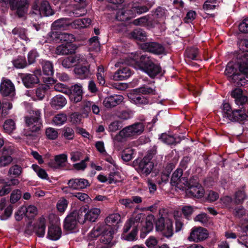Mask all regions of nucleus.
Segmentation results:
<instances>
[{
	"label": "nucleus",
	"mask_w": 248,
	"mask_h": 248,
	"mask_svg": "<svg viewBox=\"0 0 248 248\" xmlns=\"http://www.w3.org/2000/svg\"><path fill=\"white\" fill-rule=\"evenodd\" d=\"M225 75L229 80L237 86H245L248 84V80L245 76H248V51L239 54L235 63L229 62L226 66Z\"/></svg>",
	"instance_id": "1"
},
{
	"label": "nucleus",
	"mask_w": 248,
	"mask_h": 248,
	"mask_svg": "<svg viewBox=\"0 0 248 248\" xmlns=\"http://www.w3.org/2000/svg\"><path fill=\"white\" fill-rule=\"evenodd\" d=\"M124 60H121L115 63V67L121 66V64L132 66L137 70L145 72L151 78H155L161 73V69L159 65L154 63L149 57L146 55L140 56L138 53H131L124 57Z\"/></svg>",
	"instance_id": "2"
},
{
	"label": "nucleus",
	"mask_w": 248,
	"mask_h": 248,
	"mask_svg": "<svg viewBox=\"0 0 248 248\" xmlns=\"http://www.w3.org/2000/svg\"><path fill=\"white\" fill-rule=\"evenodd\" d=\"M105 223L108 226H113L108 232H106L101 236L100 240L105 244L109 243L113 238L114 233L116 232L118 224L122 222L121 216L118 213H113L108 215L105 220Z\"/></svg>",
	"instance_id": "3"
},
{
	"label": "nucleus",
	"mask_w": 248,
	"mask_h": 248,
	"mask_svg": "<svg viewBox=\"0 0 248 248\" xmlns=\"http://www.w3.org/2000/svg\"><path fill=\"white\" fill-rule=\"evenodd\" d=\"M183 190H186V195L189 197L197 198L202 197L204 194V189L198 181L197 177L193 176L188 181V184L184 187Z\"/></svg>",
	"instance_id": "4"
},
{
	"label": "nucleus",
	"mask_w": 248,
	"mask_h": 248,
	"mask_svg": "<svg viewBox=\"0 0 248 248\" xmlns=\"http://www.w3.org/2000/svg\"><path fill=\"white\" fill-rule=\"evenodd\" d=\"M239 107L238 109L232 110L231 113L227 115L229 120L239 123L248 120V104Z\"/></svg>",
	"instance_id": "5"
},
{
	"label": "nucleus",
	"mask_w": 248,
	"mask_h": 248,
	"mask_svg": "<svg viewBox=\"0 0 248 248\" xmlns=\"http://www.w3.org/2000/svg\"><path fill=\"white\" fill-rule=\"evenodd\" d=\"M86 208L81 207L78 211L73 212L68 215L64 222L63 227L65 230L71 231L75 229L77 224V221L79 222V217L82 216L83 212H85Z\"/></svg>",
	"instance_id": "6"
},
{
	"label": "nucleus",
	"mask_w": 248,
	"mask_h": 248,
	"mask_svg": "<svg viewBox=\"0 0 248 248\" xmlns=\"http://www.w3.org/2000/svg\"><path fill=\"white\" fill-rule=\"evenodd\" d=\"M156 230L161 232L163 235L167 238L171 237L173 234L172 221L167 219L165 222L163 218H159L156 223Z\"/></svg>",
	"instance_id": "7"
},
{
	"label": "nucleus",
	"mask_w": 248,
	"mask_h": 248,
	"mask_svg": "<svg viewBox=\"0 0 248 248\" xmlns=\"http://www.w3.org/2000/svg\"><path fill=\"white\" fill-rule=\"evenodd\" d=\"M151 160V158L149 156H146L139 162L136 169L141 175L147 176L153 170L154 164Z\"/></svg>",
	"instance_id": "8"
},
{
	"label": "nucleus",
	"mask_w": 248,
	"mask_h": 248,
	"mask_svg": "<svg viewBox=\"0 0 248 248\" xmlns=\"http://www.w3.org/2000/svg\"><path fill=\"white\" fill-rule=\"evenodd\" d=\"M39 0H35L32 6V14L35 15L52 16L54 14L48 1L45 0L41 3L40 8H38Z\"/></svg>",
	"instance_id": "9"
},
{
	"label": "nucleus",
	"mask_w": 248,
	"mask_h": 248,
	"mask_svg": "<svg viewBox=\"0 0 248 248\" xmlns=\"http://www.w3.org/2000/svg\"><path fill=\"white\" fill-rule=\"evenodd\" d=\"M208 235L206 229L202 227H194L192 229L188 240L189 241L198 242L207 239Z\"/></svg>",
	"instance_id": "10"
},
{
	"label": "nucleus",
	"mask_w": 248,
	"mask_h": 248,
	"mask_svg": "<svg viewBox=\"0 0 248 248\" xmlns=\"http://www.w3.org/2000/svg\"><path fill=\"white\" fill-rule=\"evenodd\" d=\"M34 116L27 117L25 118V122L30 130L32 132L39 130L42 125L40 119L41 112L37 110L35 111Z\"/></svg>",
	"instance_id": "11"
},
{
	"label": "nucleus",
	"mask_w": 248,
	"mask_h": 248,
	"mask_svg": "<svg viewBox=\"0 0 248 248\" xmlns=\"http://www.w3.org/2000/svg\"><path fill=\"white\" fill-rule=\"evenodd\" d=\"M84 207L86 208V211L84 212L85 214L84 217L83 216L79 217V222L83 224L86 221L92 222H95L101 213L100 209L97 207H93L87 210L85 207Z\"/></svg>",
	"instance_id": "12"
},
{
	"label": "nucleus",
	"mask_w": 248,
	"mask_h": 248,
	"mask_svg": "<svg viewBox=\"0 0 248 248\" xmlns=\"http://www.w3.org/2000/svg\"><path fill=\"white\" fill-rule=\"evenodd\" d=\"M183 170L181 169H177L172 174L171 178V184L180 189H184V187L187 185L188 180L185 177L181 178Z\"/></svg>",
	"instance_id": "13"
},
{
	"label": "nucleus",
	"mask_w": 248,
	"mask_h": 248,
	"mask_svg": "<svg viewBox=\"0 0 248 248\" xmlns=\"http://www.w3.org/2000/svg\"><path fill=\"white\" fill-rule=\"evenodd\" d=\"M9 3L12 10H16L18 16H23L27 11L28 4L27 0H9Z\"/></svg>",
	"instance_id": "14"
},
{
	"label": "nucleus",
	"mask_w": 248,
	"mask_h": 248,
	"mask_svg": "<svg viewBox=\"0 0 248 248\" xmlns=\"http://www.w3.org/2000/svg\"><path fill=\"white\" fill-rule=\"evenodd\" d=\"M71 90V93L67 94L71 101L74 103H78L81 101L83 95L82 86L81 84L77 83L72 86L70 88Z\"/></svg>",
	"instance_id": "15"
},
{
	"label": "nucleus",
	"mask_w": 248,
	"mask_h": 248,
	"mask_svg": "<svg viewBox=\"0 0 248 248\" xmlns=\"http://www.w3.org/2000/svg\"><path fill=\"white\" fill-rule=\"evenodd\" d=\"M141 47L145 51L150 52L156 54H161L164 52V47L155 42L144 43L141 45Z\"/></svg>",
	"instance_id": "16"
},
{
	"label": "nucleus",
	"mask_w": 248,
	"mask_h": 248,
	"mask_svg": "<svg viewBox=\"0 0 248 248\" xmlns=\"http://www.w3.org/2000/svg\"><path fill=\"white\" fill-rule=\"evenodd\" d=\"M124 99V98L122 95L114 94L105 97L103 103L105 107L110 108L119 105Z\"/></svg>",
	"instance_id": "17"
},
{
	"label": "nucleus",
	"mask_w": 248,
	"mask_h": 248,
	"mask_svg": "<svg viewBox=\"0 0 248 248\" xmlns=\"http://www.w3.org/2000/svg\"><path fill=\"white\" fill-rule=\"evenodd\" d=\"M67 160V155L65 154L57 155L54 159L51 160L48 163L49 167L53 169H59L64 166Z\"/></svg>",
	"instance_id": "18"
},
{
	"label": "nucleus",
	"mask_w": 248,
	"mask_h": 248,
	"mask_svg": "<svg viewBox=\"0 0 248 248\" xmlns=\"http://www.w3.org/2000/svg\"><path fill=\"white\" fill-rule=\"evenodd\" d=\"M134 137L130 125L126 126L113 137L114 144L122 142L126 138Z\"/></svg>",
	"instance_id": "19"
},
{
	"label": "nucleus",
	"mask_w": 248,
	"mask_h": 248,
	"mask_svg": "<svg viewBox=\"0 0 248 248\" xmlns=\"http://www.w3.org/2000/svg\"><path fill=\"white\" fill-rule=\"evenodd\" d=\"M231 96L234 99L235 103L238 106L248 104V97L243 94L242 90L236 88L231 93Z\"/></svg>",
	"instance_id": "20"
},
{
	"label": "nucleus",
	"mask_w": 248,
	"mask_h": 248,
	"mask_svg": "<svg viewBox=\"0 0 248 248\" xmlns=\"http://www.w3.org/2000/svg\"><path fill=\"white\" fill-rule=\"evenodd\" d=\"M0 92L3 96L13 95L15 93V87L8 79L3 78L0 85Z\"/></svg>",
	"instance_id": "21"
},
{
	"label": "nucleus",
	"mask_w": 248,
	"mask_h": 248,
	"mask_svg": "<svg viewBox=\"0 0 248 248\" xmlns=\"http://www.w3.org/2000/svg\"><path fill=\"white\" fill-rule=\"evenodd\" d=\"M67 185L70 188L80 190L85 188L89 186V182L84 178H75L69 180Z\"/></svg>",
	"instance_id": "22"
},
{
	"label": "nucleus",
	"mask_w": 248,
	"mask_h": 248,
	"mask_svg": "<svg viewBox=\"0 0 248 248\" xmlns=\"http://www.w3.org/2000/svg\"><path fill=\"white\" fill-rule=\"evenodd\" d=\"M139 93L137 89L129 92L127 94V96L130 101L136 105L147 104L148 99Z\"/></svg>",
	"instance_id": "23"
},
{
	"label": "nucleus",
	"mask_w": 248,
	"mask_h": 248,
	"mask_svg": "<svg viewBox=\"0 0 248 248\" xmlns=\"http://www.w3.org/2000/svg\"><path fill=\"white\" fill-rule=\"evenodd\" d=\"M40 70H37L35 74H28L22 77V80L24 85L27 88H31L34 84L39 82V79L36 74H40Z\"/></svg>",
	"instance_id": "24"
},
{
	"label": "nucleus",
	"mask_w": 248,
	"mask_h": 248,
	"mask_svg": "<svg viewBox=\"0 0 248 248\" xmlns=\"http://www.w3.org/2000/svg\"><path fill=\"white\" fill-rule=\"evenodd\" d=\"M12 207L11 205H6V200L2 198L0 202V219L1 220L7 219L12 214Z\"/></svg>",
	"instance_id": "25"
},
{
	"label": "nucleus",
	"mask_w": 248,
	"mask_h": 248,
	"mask_svg": "<svg viewBox=\"0 0 248 248\" xmlns=\"http://www.w3.org/2000/svg\"><path fill=\"white\" fill-rule=\"evenodd\" d=\"M74 72L76 76L81 79H84L90 77L92 73L90 70V66H76Z\"/></svg>",
	"instance_id": "26"
},
{
	"label": "nucleus",
	"mask_w": 248,
	"mask_h": 248,
	"mask_svg": "<svg viewBox=\"0 0 248 248\" xmlns=\"http://www.w3.org/2000/svg\"><path fill=\"white\" fill-rule=\"evenodd\" d=\"M76 46L72 44L66 43L58 46L56 49V53L59 55H68L75 52Z\"/></svg>",
	"instance_id": "27"
},
{
	"label": "nucleus",
	"mask_w": 248,
	"mask_h": 248,
	"mask_svg": "<svg viewBox=\"0 0 248 248\" xmlns=\"http://www.w3.org/2000/svg\"><path fill=\"white\" fill-rule=\"evenodd\" d=\"M132 75V72L128 67L120 68L114 74L113 79L116 81L124 80L127 79Z\"/></svg>",
	"instance_id": "28"
},
{
	"label": "nucleus",
	"mask_w": 248,
	"mask_h": 248,
	"mask_svg": "<svg viewBox=\"0 0 248 248\" xmlns=\"http://www.w3.org/2000/svg\"><path fill=\"white\" fill-rule=\"evenodd\" d=\"M11 149H6L4 148L0 156V168L5 167L10 164L13 158L11 157L12 155Z\"/></svg>",
	"instance_id": "29"
},
{
	"label": "nucleus",
	"mask_w": 248,
	"mask_h": 248,
	"mask_svg": "<svg viewBox=\"0 0 248 248\" xmlns=\"http://www.w3.org/2000/svg\"><path fill=\"white\" fill-rule=\"evenodd\" d=\"M67 103L66 98L62 95H57L53 97L50 102L51 107L55 109L62 108Z\"/></svg>",
	"instance_id": "30"
},
{
	"label": "nucleus",
	"mask_w": 248,
	"mask_h": 248,
	"mask_svg": "<svg viewBox=\"0 0 248 248\" xmlns=\"http://www.w3.org/2000/svg\"><path fill=\"white\" fill-rule=\"evenodd\" d=\"M61 228L58 225H52L48 228L47 237L52 240H57L61 236Z\"/></svg>",
	"instance_id": "31"
},
{
	"label": "nucleus",
	"mask_w": 248,
	"mask_h": 248,
	"mask_svg": "<svg viewBox=\"0 0 248 248\" xmlns=\"http://www.w3.org/2000/svg\"><path fill=\"white\" fill-rule=\"evenodd\" d=\"M91 23L92 20L89 17H86L74 20L71 23V26L74 29L85 28L89 27Z\"/></svg>",
	"instance_id": "32"
},
{
	"label": "nucleus",
	"mask_w": 248,
	"mask_h": 248,
	"mask_svg": "<svg viewBox=\"0 0 248 248\" xmlns=\"http://www.w3.org/2000/svg\"><path fill=\"white\" fill-rule=\"evenodd\" d=\"M72 22H70L67 18H62L54 22L51 25L52 31H57L61 29H64L68 26H71Z\"/></svg>",
	"instance_id": "33"
},
{
	"label": "nucleus",
	"mask_w": 248,
	"mask_h": 248,
	"mask_svg": "<svg viewBox=\"0 0 248 248\" xmlns=\"http://www.w3.org/2000/svg\"><path fill=\"white\" fill-rule=\"evenodd\" d=\"M144 215L142 214H137L134 218H130L125 223L124 227V232H127L130 229V228L133 226H138L137 223H139L141 219L143 218Z\"/></svg>",
	"instance_id": "34"
},
{
	"label": "nucleus",
	"mask_w": 248,
	"mask_h": 248,
	"mask_svg": "<svg viewBox=\"0 0 248 248\" xmlns=\"http://www.w3.org/2000/svg\"><path fill=\"white\" fill-rule=\"evenodd\" d=\"M130 38H132L139 41H145L147 35L145 31L141 29H136L131 31L128 35Z\"/></svg>",
	"instance_id": "35"
},
{
	"label": "nucleus",
	"mask_w": 248,
	"mask_h": 248,
	"mask_svg": "<svg viewBox=\"0 0 248 248\" xmlns=\"http://www.w3.org/2000/svg\"><path fill=\"white\" fill-rule=\"evenodd\" d=\"M154 216L150 215L146 218L145 226L142 229V232L140 234V237L144 238L145 236L150 232L153 229Z\"/></svg>",
	"instance_id": "36"
},
{
	"label": "nucleus",
	"mask_w": 248,
	"mask_h": 248,
	"mask_svg": "<svg viewBox=\"0 0 248 248\" xmlns=\"http://www.w3.org/2000/svg\"><path fill=\"white\" fill-rule=\"evenodd\" d=\"M46 230V219L44 217L39 219L35 227L36 234L40 237L44 236Z\"/></svg>",
	"instance_id": "37"
},
{
	"label": "nucleus",
	"mask_w": 248,
	"mask_h": 248,
	"mask_svg": "<svg viewBox=\"0 0 248 248\" xmlns=\"http://www.w3.org/2000/svg\"><path fill=\"white\" fill-rule=\"evenodd\" d=\"M123 179L120 173L117 170L116 168H113L112 171H110L108 174V183L116 184L121 182Z\"/></svg>",
	"instance_id": "38"
},
{
	"label": "nucleus",
	"mask_w": 248,
	"mask_h": 248,
	"mask_svg": "<svg viewBox=\"0 0 248 248\" xmlns=\"http://www.w3.org/2000/svg\"><path fill=\"white\" fill-rule=\"evenodd\" d=\"M67 119L65 114L60 113L56 115L53 118L52 124L54 125L59 126L65 124Z\"/></svg>",
	"instance_id": "39"
},
{
	"label": "nucleus",
	"mask_w": 248,
	"mask_h": 248,
	"mask_svg": "<svg viewBox=\"0 0 248 248\" xmlns=\"http://www.w3.org/2000/svg\"><path fill=\"white\" fill-rule=\"evenodd\" d=\"M247 199V195L243 190H239L236 191L233 199V203L236 204H242Z\"/></svg>",
	"instance_id": "40"
},
{
	"label": "nucleus",
	"mask_w": 248,
	"mask_h": 248,
	"mask_svg": "<svg viewBox=\"0 0 248 248\" xmlns=\"http://www.w3.org/2000/svg\"><path fill=\"white\" fill-rule=\"evenodd\" d=\"M58 36H59V32L57 31H52L51 29V31L47 34L46 39L44 42H41L40 43L58 42L59 40Z\"/></svg>",
	"instance_id": "41"
},
{
	"label": "nucleus",
	"mask_w": 248,
	"mask_h": 248,
	"mask_svg": "<svg viewBox=\"0 0 248 248\" xmlns=\"http://www.w3.org/2000/svg\"><path fill=\"white\" fill-rule=\"evenodd\" d=\"M42 65L43 71L45 75L51 76L53 74V66L52 63L50 62L43 61Z\"/></svg>",
	"instance_id": "42"
},
{
	"label": "nucleus",
	"mask_w": 248,
	"mask_h": 248,
	"mask_svg": "<svg viewBox=\"0 0 248 248\" xmlns=\"http://www.w3.org/2000/svg\"><path fill=\"white\" fill-rule=\"evenodd\" d=\"M31 168L36 173L37 176L41 179L46 180H48L49 179L46 171L44 169L40 168L37 165L33 164Z\"/></svg>",
	"instance_id": "43"
},
{
	"label": "nucleus",
	"mask_w": 248,
	"mask_h": 248,
	"mask_svg": "<svg viewBox=\"0 0 248 248\" xmlns=\"http://www.w3.org/2000/svg\"><path fill=\"white\" fill-rule=\"evenodd\" d=\"M59 41L66 42V43L71 44L75 41V37L74 35L70 33L59 32L58 36Z\"/></svg>",
	"instance_id": "44"
},
{
	"label": "nucleus",
	"mask_w": 248,
	"mask_h": 248,
	"mask_svg": "<svg viewBox=\"0 0 248 248\" xmlns=\"http://www.w3.org/2000/svg\"><path fill=\"white\" fill-rule=\"evenodd\" d=\"M130 127L132 130L134 136L141 134L144 130V125L142 123H137L130 125Z\"/></svg>",
	"instance_id": "45"
},
{
	"label": "nucleus",
	"mask_w": 248,
	"mask_h": 248,
	"mask_svg": "<svg viewBox=\"0 0 248 248\" xmlns=\"http://www.w3.org/2000/svg\"><path fill=\"white\" fill-rule=\"evenodd\" d=\"M171 171V167L167 166L165 168V169L163 170V171L162 172V173L161 175V176H160L161 181L158 180L157 181L158 184H160L162 183H166L169 180Z\"/></svg>",
	"instance_id": "46"
},
{
	"label": "nucleus",
	"mask_w": 248,
	"mask_h": 248,
	"mask_svg": "<svg viewBox=\"0 0 248 248\" xmlns=\"http://www.w3.org/2000/svg\"><path fill=\"white\" fill-rule=\"evenodd\" d=\"M26 209L25 217L28 218H32L37 214V209L33 205H30L26 207Z\"/></svg>",
	"instance_id": "47"
},
{
	"label": "nucleus",
	"mask_w": 248,
	"mask_h": 248,
	"mask_svg": "<svg viewBox=\"0 0 248 248\" xmlns=\"http://www.w3.org/2000/svg\"><path fill=\"white\" fill-rule=\"evenodd\" d=\"M22 172V168L19 165H15L11 166L9 170L8 174L15 177L19 176Z\"/></svg>",
	"instance_id": "48"
},
{
	"label": "nucleus",
	"mask_w": 248,
	"mask_h": 248,
	"mask_svg": "<svg viewBox=\"0 0 248 248\" xmlns=\"http://www.w3.org/2000/svg\"><path fill=\"white\" fill-rule=\"evenodd\" d=\"M54 88L55 90L62 92L66 94H70L71 93V90L66 85L64 84L58 83L54 85Z\"/></svg>",
	"instance_id": "49"
},
{
	"label": "nucleus",
	"mask_w": 248,
	"mask_h": 248,
	"mask_svg": "<svg viewBox=\"0 0 248 248\" xmlns=\"http://www.w3.org/2000/svg\"><path fill=\"white\" fill-rule=\"evenodd\" d=\"M4 131L7 133H11L15 129V123L11 119L7 120L3 125Z\"/></svg>",
	"instance_id": "50"
},
{
	"label": "nucleus",
	"mask_w": 248,
	"mask_h": 248,
	"mask_svg": "<svg viewBox=\"0 0 248 248\" xmlns=\"http://www.w3.org/2000/svg\"><path fill=\"white\" fill-rule=\"evenodd\" d=\"M49 88V86L47 84H43L38 88L36 91V94L37 98L39 100L42 99L45 96L46 91L48 90Z\"/></svg>",
	"instance_id": "51"
},
{
	"label": "nucleus",
	"mask_w": 248,
	"mask_h": 248,
	"mask_svg": "<svg viewBox=\"0 0 248 248\" xmlns=\"http://www.w3.org/2000/svg\"><path fill=\"white\" fill-rule=\"evenodd\" d=\"M46 137L51 140L56 139L58 137V132L57 130L52 127L47 128L46 130Z\"/></svg>",
	"instance_id": "52"
},
{
	"label": "nucleus",
	"mask_w": 248,
	"mask_h": 248,
	"mask_svg": "<svg viewBox=\"0 0 248 248\" xmlns=\"http://www.w3.org/2000/svg\"><path fill=\"white\" fill-rule=\"evenodd\" d=\"M97 80L100 85H103L105 83L104 69L102 66H98L96 73Z\"/></svg>",
	"instance_id": "53"
},
{
	"label": "nucleus",
	"mask_w": 248,
	"mask_h": 248,
	"mask_svg": "<svg viewBox=\"0 0 248 248\" xmlns=\"http://www.w3.org/2000/svg\"><path fill=\"white\" fill-rule=\"evenodd\" d=\"M74 58V64L77 65L80 64H85L87 62V60L85 55L83 54H77L75 55H72Z\"/></svg>",
	"instance_id": "54"
},
{
	"label": "nucleus",
	"mask_w": 248,
	"mask_h": 248,
	"mask_svg": "<svg viewBox=\"0 0 248 248\" xmlns=\"http://www.w3.org/2000/svg\"><path fill=\"white\" fill-rule=\"evenodd\" d=\"M12 33L14 34H18L21 39L25 40L27 43L30 41L26 36L25 30L24 29L15 28L13 30Z\"/></svg>",
	"instance_id": "55"
},
{
	"label": "nucleus",
	"mask_w": 248,
	"mask_h": 248,
	"mask_svg": "<svg viewBox=\"0 0 248 248\" xmlns=\"http://www.w3.org/2000/svg\"><path fill=\"white\" fill-rule=\"evenodd\" d=\"M138 233V230L136 228V226L133 227L132 231L128 234L126 235H123V237L125 240L129 241H132L137 239V235Z\"/></svg>",
	"instance_id": "56"
},
{
	"label": "nucleus",
	"mask_w": 248,
	"mask_h": 248,
	"mask_svg": "<svg viewBox=\"0 0 248 248\" xmlns=\"http://www.w3.org/2000/svg\"><path fill=\"white\" fill-rule=\"evenodd\" d=\"M159 138L163 142L167 144H173L176 142L174 137L166 133L162 134Z\"/></svg>",
	"instance_id": "57"
},
{
	"label": "nucleus",
	"mask_w": 248,
	"mask_h": 248,
	"mask_svg": "<svg viewBox=\"0 0 248 248\" xmlns=\"http://www.w3.org/2000/svg\"><path fill=\"white\" fill-rule=\"evenodd\" d=\"M133 24L136 26H149V22L147 16H141L133 21Z\"/></svg>",
	"instance_id": "58"
},
{
	"label": "nucleus",
	"mask_w": 248,
	"mask_h": 248,
	"mask_svg": "<svg viewBox=\"0 0 248 248\" xmlns=\"http://www.w3.org/2000/svg\"><path fill=\"white\" fill-rule=\"evenodd\" d=\"M133 155V150L131 148H127L123 151L122 156L124 161H129L132 159Z\"/></svg>",
	"instance_id": "59"
},
{
	"label": "nucleus",
	"mask_w": 248,
	"mask_h": 248,
	"mask_svg": "<svg viewBox=\"0 0 248 248\" xmlns=\"http://www.w3.org/2000/svg\"><path fill=\"white\" fill-rule=\"evenodd\" d=\"M13 65L17 68H23L27 65V62L25 59L22 57H19L13 61Z\"/></svg>",
	"instance_id": "60"
},
{
	"label": "nucleus",
	"mask_w": 248,
	"mask_h": 248,
	"mask_svg": "<svg viewBox=\"0 0 248 248\" xmlns=\"http://www.w3.org/2000/svg\"><path fill=\"white\" fill-rule=\"evenodd\" d=\"M62 136L67 140H72L74 137V131L70 127H64L62 130Z\"/></svg>",
	"instance_id": "61"
},
{
	"label": "nucleus",
	"mask_w": 248,
	"mask_h": 248,
	"mask_svg": "<svg viewBox=\"0 0 248 248\" xmlns=\"http://www.w3.org/2000/svg\"><path fill=\"white\" fill-rule=\"evenodd\" d=\"M132 11L138 14H142L148 11V8L146 6H139L135 3H133L131 7Z\"/></svg>",
	"instance_id": "62"
},
{
	"label": "nucleus",
	"mask_w": 248,
	"mask_h": 248,
	"mask_svg": "<svg viewBox=\"0 0 248 248\" xmlns=\"http://www.w3.org/2000/svg\"><path fill=\"white\" fill-rule=\"evenodd\" d=\"M220 201L224 207L229 209L232 208L231 204L233 202L232 198L229 196H225L221 197Z\"/></svg>",
	"instance_id": "63"
},
{
	"label": "nucleus",
	"mask_w": 248,
	"mask_h": 248,
	"mask_svg": "<svg viewBox=\"0 0 248 248\" xmlns=\"http://www.w3.org/2000/svg\"><path fill=\"white\" fill-rule=\"evenodd\" d=\"M89 44L90 47V48L93 50L97 51L99 49L100 43L98 41V38L97 36H94L91 38L89 40Z\"/></svg>",
	"instance_id": "64"
}]
</instances>
